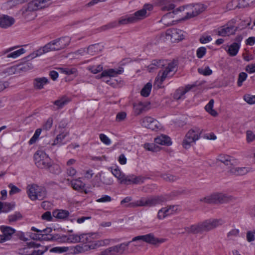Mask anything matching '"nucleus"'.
Masks as SVG:
<instances>
[{"label": "nucleus", "instance_id": "nucleus-1", "mask_svg": "<svg viewBox=\"0 0 255 255\" xmlns=\"http://www.w3.org/2000/svg\"><path fill=\"white\" fill-rule=\"evenodd\" d=\"M140 241H143L153 245H157L164 243L165 242V239L157 238L155 237L153 234L149 233L145 235L136 236L133 238L131 241L127 243H123L108 248L111 255H121L128 249V246L131 242H137L134 246L135 247H139L141 246L140 244Z\"/></svg>", "mask_w": 255, "mask_h": 255}, {"label": "nucleus", "instance_id": "nucleus-2", "mask_svg": "<svg viewBox=\"0 0 255 255\" xmlns=\"http://www.w3.org/2000/svg\"><path fill=\"white\" fill-rule=\"evenodd\" d=\"M70 42L71 38L69 36H64L55 39L33 52L29 57L34 58L50 51L62 50L69 45Z\"/></svg>", "mask_w": 255, "mask_h": 255}, {"label": "nucleus", "instance_id": "nucleus-3", "mask_svg": "<svg viewBox=\"0 0 255 255\" xmlns=\"http://www.w3.org/2000/svg\"><path fill=\"white\" fill-rule=\"evenodd\" d=\"M131 197H127L121 201V205H123L125 203H128L125 206L132 208L141 207H150L164 202L165 198L162 196L143 197L137 200L131 202Z\"/></svg>", "mask_w": 255, "mask_h": 255}, {"label": "nucleus", "instance_id": "nucleus-4", "mask_svg": "<svg viewBox=\"0 0 255 255\" xmlns=\"http://www.w3.org/2000/svg\"><path fill=\"white\" fill-rule=\"evenodd\" d=\"M156 63L161 69L155 79V82L159 84H162L166 78L172 77L177 70L176 63L170 60H162Z\"/></svg>", "mask_w": 255, "mask_h": 255}, {"label": "nucleus", "instance_id": "nucleus-5", "mask_svg": "<svg viewBox=\"0 0 255 255\" xmlns=\"http://www.w3.org/2000/svg\"><path fill=\"white\" fill-rule=\"evenodd\" d=\"M204 5L202 4H190L175 9L174 12L180 13V16L182 19H187L199 15L204 11Z\"/></svg>", "mask_w": 255, "mask_h": 255}, {"label": "nucleus", "instance_id": "nucleus-6", "mask_svg": "<svg viewBox=\"0 0 255 255\" xmlns=\"http://www.w3.org/2000/svg\"><path fill=\"white\" fill-rule=\"evenodd\" d=\"M202 130L198 128H194L190 129L186 134L182 142L184 148H190L201 136Z\"/></svg>", "mask_w": 255, "mask_h": 255}, {"label": "nucleus", "instance_id": "nucleus-7", "mask_svg": "<svg viewBox=\"0 0 255 255\" xmlns=\"http://www.w3.org/2000/svg\"><path fill=\"white\" fill-rule=\"evenodd\" d=\"M27 193L31 200H42L46 195L45 188L36 184L29 185L27 187Z\"/></svg>", "mask_w": 255, "mask_h": 255}, {"label": "nucleus", "instance_id": "nucleus-8", "mask_svg": "<svg viewBox=\"0 0 255 255\" xmlns=\"http://www.w3.org/2000/svg\"><path fill=\"white\" fill-rule=\"evenodd\" d=\"M36 166L41 169H47L51 163V159L43 151L37 150L34 155Z\"/></svg>", "mask_w": 255, "mask_h": 255}, {"label": "nucleus", "instance_id": "nucleus-9", "mask_svg": "<svg viewBox=\"0 0 255 255\" xmlns=\"http://www.w3.org/2000/svg\"><path fill=\"white\" fill-rule=\"evenodd\" d=\"M230 198L226 194L223 193H215L200 199L201 202L212 204V203H224L228 202Z\"/></svg>", "mask_w": 255, "mask_h": 255}, {"label": "nucleus", "instance_id": "nucleus-10", "mask_svg": "<svg viewBox=\"0 0 255 255\" xmlns=\"http://www.w3.org/2000/svg\"><path fill=\"white\" fill-rule=\"evenodd\" d=\"M202 231L208 232L220 226L223 225L225 222L221 219H210L200 222Z\"/></svg>", "mask_w": 255, "mask_h": 255}, {"label": "nucleus", "instance_id": "nucleus-11", "mask_svg": "<svg viewBox=\"0 0 255 255\" xmlns=\"http://www.w3.org/2000/svg\"><path fill=\"white\" fill-rule=\"evenodd\" d=\"M164 35L166 39L172 42H177L184 39L183 31L178 29H169Z\"/></svg>", "mask_w": 255, "mask_h": 255}, {"label": "nucleus", "instance_id": "nucleus-12", "mask_svg": "<svg viewBox=\"0 0 255 255\" xmlns=\"http://www.w3.org/2000/svg\"><path fill=\"white\" fill-rule=\"evenodd\" d=\"M152 9L153 6L152 4H144L142 9L136 11L134 14H131L134 22L148 16L149 14V12L151 11Z\"/></svg>", "mask_w": 255, "mask_h": 255}, {"label": "nucleus", "instance_id": "nucleus-13", "mask_svg": "<svg viewBox=\"0 0 255 255\" xmlns=\"http://www.w3.org/2000/svg\"><path fill=\"white\" fill-rule=\"evenodd\" d=\"M51 4V0H33L27 5V10L35 11L48 6Z\"/></svg>", "mask_w": 255, "mask_h": 255}, {"label": "nucleus", "instance_id": "nucleus-14", "mask_svg": "<svg viewBox=\"0 0 255 255\" xmlns=\"http://www.w3.org/2000/svg\"><path fill=\"white\" fill-rule=\"evenodd\" d=\"M141 125L152 130L159 129L160 127L159 123L151 117H145L140 120Z\"/></svg>", "mask_w": 255, "mask_h": 255}, {"label": "nucleus", "instance_id": "nucleus-15", "mask_svg": "<svg viewBox=\"0 0 255 255\" xmlns=\"http://www.w3.org/2000/svg\"><path fill=\"white\" fill-rule=\"evenodd\" d=\"M133 18L132 17V15H126L124 16L121 17L118 21H113L107 25L105 26L107 28H113L114 27H116L119 26L120 25L128 24L132 23H134Z\"/></svg>", "mask_w": 255, "mask_h": 255}, {"label": "nucleus", "instance_id": "nucleus-16", "mask_svg": "<svg viewBox=\"0 0 255 255\" xmlns=\"http://www.w3.org/2000/svg\"><path fill=\"white\" fill-rule=\"evenodd\" d=\"M179 210V207L175 205L162 208L158 211L157 218L159 220H162L170 215L178 212Z\"/></svg>", "mask_w": 255, "mask_h": 255}, {"label": "nucleus", "instance_id": "nucleus-17", "mask_svg": "<svg viewBox=\"0 0 255 255\" xmlns=\"http://www.w3.org/2000/svg\"><path fill=\"white\" fill-rule=\"evenodd\" d=\"M123 72V69H110L107 70H105L102 73L96 76L97 79L103 78V81L106 82H108L109 80L107 79L108 77H113L121 74Z\"/></svg>", "mask_w": 255, "mask_h": 255}, {"label": "nucleus", "instance_id": "nucleus-18", "mask_svg": "<svg viewBox=\"0 0 255 255\" xmlns=\"http://www.w3.org/2000/svg\"><path fill=\"white\" fill-rule=\"evenodd\" d=\"M145 180V178L142 176H136L133 174L129 175H126L123 180L122 184L129 185V184H139L142 183Z\"/></svg>", "mask_w": 255, "mask_h": 255}, {"label": "nucleus", "instance_id": "nucleus-19", "mask_svg": "<svg viewBox=\"0 0 255 255\" xmlns=\"http://www.w3.org/2000/svg\"><path fill=\"white\" fill-rule=\"evenodd\" d=\"M15 23V19L9 15L3 14L0 16V27L7 29L12 26Z\"/></svg>", "mask_w": 255, "mask_h": 255}, {"label": "nucleus", "instance_id": "nucleus-20", "mask_svg": "<svg viewBox=\"0 0 255 255\" xmlns=\"http://www.w3.org/2000/svg\"><path fill=\"white\" fill-rule=\"evenodd\" d=\"M15 48V47L8 48L4 51H2V54L6 55V57L7 58L15 59L20 56L21 55L24 54L26 51L24 48H22L9 53L10 52L13 50Z\"/></svg>", "mask_w": 255, "mask_h": 255}, {"label": "nucleus", "instance_id": "nucleus-21", "mask_svg": "<svg viewBox=\"0 0 255 255\" xmlns=\"http://www.w3.org/2000/svg\"><path fill=\"white\" fill-rule=\"evenodd\" d=\"M195 86V85H187L185 87H180L175 91L173 97L174 99H184L185 94Z\"/></svg>", "mask_w": 255, "mask_h": 255}, {"label": "nucleus", "instance_id": "nucleus-22", "mask_svg": "<svg viewBox=\"0 0 255 255\" xmlns=\"http://www.w3.org/2000/svg\"><path fill=\"white\" fill-rule=\"evenodd\" d=\"M237 27L232 25H226L219 29L218 34L221 36H226L235 34Z\"/></svg>", "mask_w": 255, "mask_h": 255}, {"label": "nucleus", "instance_id": "nucleus-23", "mask_svg": "<svg viewBox=\"0 0 255 255\" xmlns=\"http://www.w3.org/2000/svg\"><path fill=\"white\" fill-rule=\"evenodd\" d=\"M250 171V169L247 167L231 166L228 170V172L236 176H242L246 174Z\"/></svg>", "mask_w": 255, "mask_h": 255}, {"label": "nucleus", "instance_id": "nucleus-24", "mask_svg": "<svg viewBox=\"0 0 255 255\" xmlns=\"http://www.w3.org/2000/svg\"><path fill=\"white\" fill-rule=\"evenodd\" d=\"M0 229L2 233V235H1L3 242L10 240L12 235L15 232L14 229L8 226H2L0 227Z\"/></svg>", "mask_w": 255, "mask_h": 255}, {"label": "nucleus", "instance_id": "nucleus-25", "mask_svg": "<svg viewBox=\"0 0 255 255\" xmlns=\"http://www.w3.org/2000/svg\"><path fill=\"white\" fill-rule=\"evenodd\" d=\"M174 11L175 9L172 12H170L165 14L160 20V21L166 26L172 25L174 22L173 19V15L177 14L180 16V14H181L180 13H176Z\"/></svg>", "mask_w": 255, "mask_h": 255}, {"label": "nucleus", "instance_id": "nucleus-26", "mask_svg": "<svg viewBox=\"0 0 255 255\" xmlns=\"http://www.w3.org/2000/svg\"><path fill=\"white\" fill-rule=\"evenodd\" d=\"M99 237V235L98 233H89V234H81V241L84 244H88L90 243V244L92 243H93L94 241H92L94 239H98Z\"/></svg>", "mask_w": 255, "mask_h": 255}, {"label": "nucleus", "instance_id": "nucleus-27", "mask_svg": "<svg viewBox=\"0 0 255 255\" xmlns=\"http://www.w3.org/2000/svg\"><path fill=\"white\" fill-rule=\"evenodd\" d=\"M217 160L226 166L233 165L236 162V159L226 154H220L217 158Z\"/></svg>", "mask_w": 255, "mask_h": 255}, {"label": "nucleus", "instance_id": "nucleus-28", "mask_svg": "<svg viewBox=\"0 0 255 255\" xmlns=\"http://www.w3.org/2000/svg\"><path fill=\"white\" fill-rule=\"evenodd\" d=\"M71 185L75 190L83 191L85 193H87L86 190H84L85 184L80 180V178L72 180Z\"/></svg>", "mask_w": 255, "mask_h": 255}, {"label": "nucleus", "instance_id": "nucleus-29", "mask_svg": "<svg viewBox=\"0 0 255 255\" xmlns=\"http://www.w3.org/2000/svg\"><path fill=\"white\" fill-rule=\"evenodd\" d=\"M73 254H78L83 253L92 250L91 244L85 245L83 246L77 245L75 247L71 248Z\"/></svg>", "mask_w": 255, "mask_h": 255}, {"label": "nucleus", "instance_id": "nucleus-30", "mask_svg": "<svg viewBox=\"0 0 255 255\" xmlns=\"http://www.w3.org/2000/svg\"><path fill=\"white\" fill-rule=\"evenodd\" d=\"M48 83V80L45 77L36 78L33 80V86L36 90H41Z\"/></svg>", "mask_w": 255, "mask_h": 255}, {"label": "nucleus", "instance_id": "nucleus-31", "mask_svg": "<svg viewBox=\"0 0 255 255\" xmlns=\"http://www.w3.org/2000/svg\"><path fill=\"white\" fill-rule=\"evenodd\" d=\"M154 142L159 144L169 146L172 144L170 138L167 135L161 134L154 138Z\"/></svg>", "mask_w": 255, "mask_h": 255}, {"label": "nucleus", "instance_id": "nucleus-32", "mask_svg": "<svg viewBox=\"0 0 255 255\" xmlns=\"http://www.w3.org/2000/svg\"><path fill=\"white\" fill-rule=\"evenodd\" d=\"M185 231L187 233L194 234L203 232L200 222L185 227Z\"/></svg>", "mask_w": 255, "mask_h": 255}, {"label": "nucleus", "instance_id": "nucleus-33", "mask_svg": "<svg viewBox=\"0 0 255 255\" xmlns=\"http://www.w3.org/2000/svg\"><path fill=\"white\" fill-rule=\"evenodd\" d=\"M40 247V245L39 244L30 243L27 247L19 249L18 253L22 255H30L31 249L32 248H38Z\"/></svg>", "mask_w": 255, "mask_h": 255}, {"label": "nucleus", "instance_id": "nucleus-34", "mask_svg": "<svg viewBox=\"0 0 255 255\" xmlns=\"http://www.w3.org/2000/svg\"><path fill=\"white\" fill-rule=\"evenodd\" d=\"M63 241L70 243H77L81 241V234H71L68 236H63Z\"/></svg>", "mask_w": 255, "mask_h": 255}, {"label": "nucleus", "instance_id": "nucleus-35", "mask_svg": "<svg viewBox=\"0 0 255 255\" xmlns=\"http://www.w3.org/2000/svg\"><path fill=\"white\" fill-rule=\"evenodd\" d=\"M111 241V240L109 239L95 241L91 244L92 250H94L101 247L108 246L110 244Z\"/></svg>", "mask_w": 255, "mask_h": 255}, {"label": "nucleus", "instance_id": "nucleus-36", "mask_svg": "<svg viewBox=\"0 0 255 255\" xmlns=\"http://www.w3.org/2000/svg\"><path fill=\"white\" fill-rule=\"evenodd\" d=\"M69 214L68 211L63 210H56L52 212L53 217L59 219L66 218L69 216Z\"/></svg>", "mask_w": 255, "mask_h": 255}, {"label": "nucleus", "instance_id": "nucleus-37", "mask_svg": "<svg viewBox=\"0 0 255 255\" xmlns=\"http://www.w3.org/2000/svg\"><path fill=\"white\" fill-rule=\"evenodd\" d=\"M214 101L211 99L209 103L205 107V109L207 112L213 117H217L218 115L217 112L213 109Z\"/></svg>", "mask_w": 255, "mask_h": 255}, {"label": "nucleus", "instance_id": "nucleus-38", "mask_svg": "<svg viewBox=\"0 0 255 255\" xmlns=\"http://www.w3.org/2000/svg\"><path fill=\"white\" fill-rule=\"evenodd\" d=\"M146 106L141 102L134 103L133 104V112L135 115H139L145 110Z\"/></svg>", "mask_w": 255, "mask_h": 255}, {"label": "nucleus", "instance_id": "nucleus-39", "mask_svg": "<svg viewBox=\"0 0 255 255\" xmlns=\"http://www.w3.org/2000/svg\"><path fill=\"white\" fill-rule=\"evenodd\" d=\"M100 51V46L98 44L91 45L86 48V53L91 55H96Z\"/></svg>", "mask_w": 255, "mask_h": 255}, {"label": "nucleus", "instance_id": "nucleus-40", "mask_svg": "<svg viewBox=\"0 0 255 255\" xmlns=\"http://www.w3.org/2000/svg\"><path fill=\"white\" fill-rule=\"evenodd\" d=\"M240 47V45L239 44L234 42L229 47L228 53L231 56H236Z\"/></svg>", "mask_w": 255, "mask_h": 255}, {"label": "nucleus", "instance_id": "nucleus-41", "mask_svg": "<svg viewBox=\"0 0 255 255\" xmlns=\"http://www.w3.org/2000/svg\"><path fill=\"white\" fill-rule=\"evenodd\" d=\"M111 169L112 174L120 181V183L122 184L125 174L123 173L118 168L112 167Z\"/></svg>", "mask_w": 255, "mask_h": 255}, {"label": "nucleus", "instance_id": "nucleus-42", "mask_svg": "<svg viewBox=\"0 0 255 255\" xmlns=\"http://www.w3.org/2000/svg\"><path fill=\"white\" fill-rule=\"evenodd\" d=\"M227 7L229 10H233L236 8H243L241 0H232L227 4Z\"/></svg>", "mask_w": 255, "mask_h": 255}, {"label": "nucleus", "instance_id": "nucleus-43", "mask_svg": "<svg viewBox=\"0 0 255 255\" xmlns=\"http://www.w3.org/2000/svg\"><path fill=\"white\" fill-rule=\"evenodd\" d=\"M1 206L0 208V213L4 212L7 213L12 210L14 207L15 204L14 203H4L1 202Z\"/></svg>", "mask_w": 255, "mask_h": 255}, {"label": "nucleus", "instance_id": "nucleus-44", "mask_svg": "<svg viewBox=\"0 0 255 255\" xmlns=\"http://www.w3.org/2000/svg\"><path fill=\"white\" fill-rule=\"evenodd\" d=\"M152 88V84L150 82L147 83L142 89L140 92L141 96L146 97H148L151 92Z\"/></svg>", "mask_w": 255, "mask_h": 255}, {"label": "nucleus", "instance_id": "nucleus-45", "mask_svg": "<svg viewBox=\"0 0 255 255\" xmlns=\"http://www.w3.org/2000/svg\"><path fill=\"white\" fill-rule=\"evenodd\" d=\"M16 70L15 66H11L4 69L1 73L4 76H8L15 74Z\"/></svg>", "mask_w": 255, "mask_h": 255}, {"label": "nucleus", "instance_id": "nucleus-46", "mask_svg": "<svg viewBox=\"0 0 255 255\" xmlns=\"http://www.w3.org/2000/svg\"><path fill=\"white\" fill-rule=\"evenodd\" d=\"M69 102V99L66 97H62L54 102V104L57 107L58 109L63 108Z\"/></svg>", "mask_w": 255, "mask_h": 255}, {"label": "nucleus", "instance_id": "nucleus-47", "mask_svg": "<svg viewBox=\"0 0 255 255\" xmlns=\"http://www.w3.org/2000/svg\"><path fill=\"white\" fill-rule=\"evenodd\" d=\"M161 176L163 180L168 182H174L179 178V176L171 174H163Z\"/></svg>", "mask_w": 255, "mask_h": 255}, {"label": "nucleus", "instance_id": "nucleus-48", "mask_svg": "<svg viewBox=\"0 0 255 255\" xmlns=\"http://www.w3.org/2000/svg\"><path fill=\"white\" fill-rule=\"evenodd\" d=\"M69 248L68 247H56L50 250V252L58 254H62L68 252Z\"/></svg>", "mask_w": 255, "mask_h": 255}, {"label": "nucleus", "instance_id": "nucleus-49", "mask_svg": "<svg viewBox=\"0 0 255 255\" xmlns=\"http://www.w3.org/2000/svg\"><path fill=\"white\" fill-rule=\"evenodd\" d=\"M67 133L62 132L59 134H58L54 140L53 142L52 143V145H55L58 144H60L62 143V140L65 138V137L67 136Z\"/></svg>", "mask_w": 255, "mask_h": 255}, {"label": "nucleus", "instance_id": "nucleus-50", "mask_svg": "<svg viewBox=\"0 0 255 255\" xmlns=\"http://www.w3.org/2000/svg\"><path fill=\"white\" fill-rule=\"evenodd\" d=\"M87 69L93 74H97L103 70V66L101 65L90 66Z\"/></svg>", "mask_w": 255, "mask_h": 255}, {"label": "nucleus", "instance_id": "nucleus-51", "mask_svg": "<svg viewBox=\"0 0 255 255\" xmlns=\"http://www.w3.org/2000/svg\"><path fill=\"white\" fill-rule=\"evenodd\" d=\"M49 171L54 174H59L61 172V168L59 165L55 164H50V166L48 168Z\"/></svg>", "mask_w": 255, "mask_h": 255}, {"label": "nucleus", "instance_id": "nucleus-52", "mask_svg": "<svg viewBox=\"0 0 255 255\" xmlns=\"http://www.w3.org/2000/svg\"><path fill=\"white\" fill-rule=\"evenodd\" d=\"M42 129L41 128H37L33 135V136L30 138L29 141V144H32L34 143L37 139L38 138L39 136L41 133Z\"/></svg>", "mask_w": 255, "mask_h": 255}, {"label": "nucleus", "instance_id": "nucleus-53", "mask_svg": "<svg viewBox=\"0 0 255 255\" xmlns=\"http://www.w3.org/2000/svg\"><path fill=\"white\" fill-rule=\"evenodd\" d=\"M248 77V75L245 72H241L239 74L237 85L239 87H241L243 85V82L246 81Z\"/></svg>", "mask_w": 255, "mask_h": 255}, {"label": "nucleus", "instance_id": "nucleus-54", "mask_svg": "<svg viewBox=\"0 0 255 255\" xmlns=\"http://www.w3.org/2000/svg\"><path fill=\"white\" fill-rule=\"evenodd\" d=\"M244 100L249 104H254L255 103V95L246 94L244 96Z\"/></svg>", "mask_w": 255, "mask_h": 255}, {"label": "nucleus", "instance_id": "nucleus-55", "mask_svg": "<svg viewBox=\"0 0 255 255\" xmlns=\"http://www.w3.org/2000/svg\"><path fill=\"white\" fill-rule=\"evenodd\" d=\"M41 249L31 250L30 255H42L44 252L47 251L48 247H41Z\"/></svg>", "mask_w": 255, "mask_h": 255}, {"label": "nucleus", "instance_id": "nucleus-56", "mask_svg": "<svg viewBox=\"0 0 255 255\" xmlns=\"http://www.w3.org/2000/svg\"><path fill=\"white\" fill-rule=\"evenodd\" d=\"M247 141L248 143L255 140V134L251 130H247L246 132Z\"/></svg>", "mask_w": 255, "mask_h": 255}, {"label": "nucleus", "instance_id": "nucleus-57", "mask_svg": "<svg viewBox=\"0 0 255 255\" xmlns=\"http://www.w3.org/2000/svg\"><path fill=\"white\" fill-rule=\"evenodd\" d=\"M101 141L106 145H109L111 143V139L105 134L101 133L99 135Z\"/></svg>", "mask_w": 255, "mask_h": 255}, {"label": "nucleus", "instance_id": "nucleus-58", "mask_svg": "<svg viewBox=\"0 0 255 255\" xmlns=\"http://www.w3.org/2000/svg\"><path fill=\"white\" fill-rule=\"evenodd\" d=\"M206 48L205 47H201L198 48L196 52L197 56L198 58H202L206 53Z\"/></svg>", "mask_w": 255, "mask_h": 255}, {"label": "nucleus", "instance_id": "nucleus-59", "mask_svg": "<svg viewBox=\"0 0 255 255\" xmlns=\"http://www.w3.org/2000/svg\"><path fill=\"white\" fill-rule=\"evenodd\" d=\"M61 72L67 75L74 74L77 73V69L75 68H61Z\"/></svg>", "mask_w": 255, "mask_h": 255}, {"label": "nucleus", "instance_id": "nucleus-60", "mask_svg": "<svg viewBox=\"0 0 255 255\" xmlns=\"http://www.w3.org/2000/svg\"><path fill=\"white\" fill-rule=\"evenodd\" d=\"M53 125V119L48 118L43 125V129L46 130H49Z\"/></svg>", "mask_w": 255, "mask_h": 255}, {"label": "nucleus", "instance_id": "nucleus-61", "mask_svg": "<svg viewBox=\"0 0 255 255\" xmlns=\"http://www.w3.org/2000/svg\"><path fill=\"white\" fill-rule=\"evenodd\" d=\"M144 148L148 151H155L157 150L158 147L154 143H146L144 144Z\"/></svg>", "mask_w": 255, "mask_h": 255}, {"label": "nucleus", "instance_id": "nucleus-62", "mask_svg": "<svg viewBox=\"0 0 255 255\" xmlns=\"http://www.w3.org/2000/svg\"><path fill=\"white\" fill-rule=\"evenodd\" d=\"M198 72L204 75L208 76L212 73V71L209 67H206L204 69H198Z\"/></svg>", "mask_w": 255, "mask_h": 255}, {"label": "nucleus", "instance_id": "nucleus-63", "mask_svg": "<svg viewBox=\"0 0 255 255\" xmlns=\"http://www.w3.org/2000/svg\"><path fill=\"white\" fill-rule=\"evenodd\" d=\"M111 201H112L111 197L109 195H103L102 197L96 200V202H99V203L110 202Z\"/></svg>", "mask_w": 255, "mask_h": 255}, {"label": "nucleus", "instance_id": "nucleus-64", "mask_svg": "<svg viewBox=\"0 0 255 255\" xmlns=\"http://www.w3.org/2000/svg\"><path fill=\"white\" fill-rule=\"evenodd\" d=\"M21 218V214L19 213H15L8 217V220L10 222H15Z\"/></svg>", "mask_w": 255, "mask_h": 255}]
</instances>
